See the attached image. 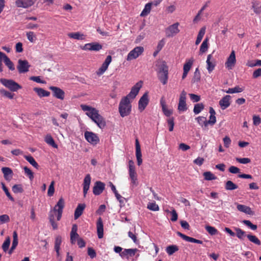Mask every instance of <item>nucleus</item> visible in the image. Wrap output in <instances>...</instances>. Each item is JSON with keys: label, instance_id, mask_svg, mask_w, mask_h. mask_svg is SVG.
<instances>
[{"label": "nucleus", "instance_id": "6ab92c4d", "mask_svg": "<svg viewBox=\"0 0 261 261\" xmlns=\"http://www.w3.org/2000/svg\"><path fill=\"white\" fill-rule=\"evenodd\" d=\"M213 56L212 54H210L207 57L206 59V69L209 73H211L215 69L216 65V62L214 59L211 60Z\"/></svg>", "mask_w": 261, "mask_h": 261}, {"label": "nucleus", "instance_id": "c9c22d12", "mask_svg": "<svg viewBox=\"0 0 261 261\" xmlns=\"http://www.w3.org/2000/svg\"><path fill=\"white\" fill-rule=\"evenodd\" d=\"M244 90V87H240L239 86H236L234 88H229L227 91H225V92L229 94H232L236 93H240L243 92Z\"/></svg>", "mask_w": 261, "mask_h": 261}, {"label": "nucleus", "instance_id": "864d4df0", "mask_svg": "<svg viewBox=\"0 0 261 261\" xmlns=\"http://www.w3.org/2000/svg\"><path fill=\"white\" fill-rule=\"evenodd\" d=\"M109 65L108 64H107V63L104 62L102 63L101 67L99 68V69L97 72V74H99V75L102 74L107 70V69L108 68Z\"/></svg>", "mask_w": 261, "mask_h": 261}, {"label": "nucleus", "instance_id": "412c9836", "mask_svg": "<svg viewBox=\"0 0 261 261\" xmlns=\"http://www.w3.org/2000/svg\"><path fill=\"white\" fill-rule=\"evenodd\" d=\"M91 177L89 174H87L84 179L83 183V194L85 197L89 189L91 184Z\"/></svg>", "mask_w": 261, "mask_h": 261}, {"label": "nucleus", "instance_id": "9d476101", "mask_svg": "<svg viewBox=\"0 0 261 261\" xmlns=\"http://www.w3.org/2000/svg\"><path fill=\"white\" fill-rule=\"evenodd\" d=\"M142 82L140 81L137 83L131 89L130 92L125 96L128 99H134L138 94L140 89L142 86Z\"/></svg>", "mask_w": 261, "mask_h": 261}, {"label": "nucleus", "instance_id": "5fc2aeb1", "mask_svg": "<svg viewBox=\"0 0 261 261\" xmlns=\"http://www.w3.org/2000/svg\"><path fill=\"white\" fill-rule=\"evenodd\" d=\"M188 107L186 104V102H180L179 101L178 105V110L180 112H183L187 111Z\"/></svg>", "mask_w": 261, "mask_h": 261}, {"label": "nucleus", "instance_id": "473e14b6", "mask_svg": "<svg viewBox=\"0 0 261 261\" xmlns=\"http://www.w3.org/2000/svg\"><path fill=\"white\" fill-rule=\"evenodd\" d=\"M247 238L251 243L260 246L261 245V241L258 239V238L250 233L247 235Z\"/></svg>", "mask_w": 261, "mask_h": 261}, {"label": "nucleus", "instance_id": "6e6d98bb", "mask_svg": "<svg viewBox=\"0 0 261 261\" xmlns=\"http://www.w3.org/2000/svg\"><path fill=\"white\" fill-rule=\"evenodd\" d=\"M115 196L116 198V199L119 201L120 203V206L122 207L124 205V202L126 201V199L121 196L118 193H116L115 194Z\"/></svg>", "mask_w": 261, "mask_h": 261}, {"label": "nucleus", "instance_id": "0eeeda50", "mask_svg": "<svg viewBox=\"0 0 261 261\" xmlns=\"http://www.w3.org/2000/svg\"><path fill=\"white\" fill-rule=\"evenodd\" d=\"M129 175L131 182L135 186L138 185L137 173L135 171L134 162L132 160L129 161Z\"/></svg>", "mask_w": 261, "mask_h": 261}, {"label": "nucleus", "instance_id": "0e129e2a", "mask_svg": "<svg viewBox=\"0 0 261 261\" xmlns=\"http://www.w3.org/2000/svg\"><path fill=\"white\" fill-rule=\"evenodd\" d=\"M189 95L190 96V99L193 102H197L200 101V96L199 95L190 93L189 94Z\"/></svg>", "mask_w": 261, "mask_h": 261}, {"label": "nucleus", "instance_id": "b1692460", "mask_svg": "<svg viewBox=\"0 0 261 261\" xmlns=\"http://www.w3.org/2000/svg\"><path fill=\"white\" fill-rule=\"evenodd\" d=\"M97 233L99 239H101L103 237V224L100 217L98 218L96 223Z\"/></svg>", "mask_w": 261, "mask_h": 261}, {"label": "nucleus", "instance_id": "79ce46f5", "mask_svg": "<svg viewBox=\"0 0 261 261\" xmlns=\"http://www.w3.org/2000/svg\"><path fill=\"white\" fill-rule=\"evenodd\" d=\"M179 248L178 246L175 245H172L168 246L167 247L166 249V251L168 255H172L174 252L177 251Z\"/></svg>", "mask_w": 261, "mask_h": 261}, {"label": "nucleus", "instance_id": "f8f14e48", "mask_svg": "<svg viewBox=\"0 0 261 261\" xmlns=\"http://www.w3.org/2000/svg\"><path fill=\"white\" fill-rule=\"evenodd\" d=\"M49 89L51 90L54 97L61 100L64 99L65 97V92L62 89L55 86H50Z\"/></svg>", "mask_w": 261, "mask_h": 261}, {"label": "nucleus", "instance_id": "de8ad7c7", "mask_svg": "<svg viewBox=\"0 0 261 261\" xmlns=\"http://www.w3.org/2000/svg\"><path fill=\"white\" fill-rule=\"evenodd\" d=\"M193 63V59H190L187 61L184 65L183 70L184 71L189 72L190 70Z\"/></svg>", "mask_w": 261, "mask_h": 261}, {"label": "nucleus", "instance_id": "aec40b11", "mask_svg": "<svg viewBox=\"0 0 261 261\" xmlns=\"http://www.w3.org/2000/svg\"><path fill=\"white\" fill-rule=\"evenodd\" d=\"M136 146V155L137 160V164L139 166L141 165L142 163V153L141 150V147L138 139L135 140Z\"/></svg>", "mask_w": 261, "mask_h": 261}, {"label": "nucleus", "instance_id": "052dcab7", "mask_svg": "<svg viewBox=\"0 0 261 261\" xmlns=\"http://www.w3.org/2000/svg\"><path fill=\"white\" fill-rule=\"evenodd\" d=\"M54 184L55 182L52 181L48 187L47 195L49 197H51L53 196L55 192V188H54Z\"/></svg>", "mask_w": 261, "mask_h": 261}, {"label": "nucleus", "instance_id": "f257e3e1", "mask_svg": "<svg viewBox=\"0 0 261 261\" xmlns=\"http://www.w3.org/2000/svg\"><path fill=\"white\" fill-rule=\"evenodd\" d=\"M82 110L86 112V115L101 129L106 126L105 119L99 114V111L96 108L86 105H81Z\"/></svg>", "mask_w": 261, "mask_h": 261}, {"label": "nucleus", "instance_id": "49530a36", "mask_svg": "<svg viewBox=\"0 0 261 261\" xmlns=\"http://www.w3.org/2000/svg\"><path fill=\"white\" fill-rule=\"evenodd\" d=\"M12 191L15 193H21L23 192L22 186L21 184L14 185L12 188Z\"/></svg>", "mask_w": 261, "mask_h": 261}, {"label": "nucleus", "instance_id": "58836bf2", "mask_svg": "<svg viewBox=\"0 0 261 261\" xmlns=\"http://www.w3.org/2000/svg\"><path fill=\"white\" fill-rule=\"evenodd\" d=\"M208 39L207 38H205L203 41L202 42V44H201L199 52L200 54H203L205 53L208 49Z\"/></svg>", "mask_w": 261, "mask_h": 261}, {"label": "nucleus", "instance_id": "423d86ee", "mask_svg": "<svg viewBox=\"0 0 261 261\" xmlns=\"http://www.w3.org/2000/svg\"><path fill=\"white\" fill-rule=\"evenodd\" d=\"M31 65L26 60L19 59L17 69L19 73H24L29 71Z\"/></svg>", "mask_w": 261, "mask_h": 261}, {"label": "nucleus", "instance_id": "37998d69", "mask_svg": "<svg viewBox=\"0 0 261 261\" xmlns=\"http://www.w3.org/2000/svg\"><path fill=\"white\" fill-rule=\"evenodd\" d=\"M201 79L200 73L198 68H196L195 71L194 73V76L192 80V82L198 83L200 82Z\"/></svg>", "mask_w": 261, "mask_h": 261}, {"label": "nucleus", "instance_id": "9b49d317", "mask_svg": "<svg viewBox=\"0 0 261 261\" xmlns=\"http://www.w3.org/2000/svg\"><path fill=\"white\" fill-rule=\"evenodd\" d=\"M149 101L148 92H145L140 98L138 102V109L140 112L145 110Z\"/></svg>", "mask_w": 261, "mask_h": 261}, {"label": "nucleus", "instance_id": "69168bd1", "mask_svg": "<svg viewBox=\"0 0 261 261\" xmlns=\"http://www.w3.org/2000/svg\"><path fill=\"white\" fill-rule=\"evenodd\" d=\"M30 80L31 81H33L34 82H35L37 83H41V84H44L45 83V81L41 80L40 76H31L30 77Z\"/></svg>", "mask_w": 261, "mask_h": 261}, {"label": "nucleus", "instance_id": "c85d7f7f", "mask_svg": "<svg viewBox=\"0 0 261 261\" xmlns=\"http://www.w3.org/2000/svg\"><path fill=\"white\" fill-rule=\"evenodd\" d=\"M85 204H79L76 207L75 212H74V219H77L79 218L83 214V211L85 208Z\"/></svg>", "mask_w": 261, "mask_h": 261}, {"label": "nucleus", "instance_id": "4d7b16f0", "mask_svg": "<svg viewBox=\"0 0 261 261\" xmlns=\"http://www.w3.org/2000/svg\"><path fill=\"white\" fill-rule=\"evenodd\" d=\"M10 244V239L9 237H8L6 239L5 241L3 244L2 248L4 252H6L8 250L9 246Z\"/></svg>", "mask_w": 261, "mask_h": 261}, {"label": "nucleus", "instance_id": "5701e85b", "mask_svg": "<svg viewBox=\"0 0 261 261\" xmlns=\"http://www.w3.org/2000/svg\"><path fill=\"white\" fill-rule=\"evenodd\" d=\"M177 234L178 236L181 238L183 240L191 243H194L199 244H202L203 243V242L201 240L196 239L195 238L187 236L183 233H182L180 232L177 231Z\"/></svg>", "mask_w": 261, "mask_h": 261}, {"label": "nucleus", "instance_id": "393cba45", "mask_svg": "<svg viewBox=\"0 0 261 261\" xmlns=\"http://www.w3.org/2000/svg\"><path fill=\"white\" fill-rule=\"evenodd\" d=\"M160 105L164 114L167 117H170L173 113L172 110H169L167 108L166 101L163 97L161 98L160 99Z\"/></svg>", "mask_w": 261, "mask_h": 261}, {"label": "nucleus", "instance_id": "39448f33", "mask_svg": "<svg viewBox=\"0 0 261 261\" xmlns=\"http://www.w3.org/2000/svg\"><path fill=\"white\" fill-rule=\"evenodd\" d=\"M144 51V48L142 46H137L132 50L127 55L126 60L131 61L137 58Z\"/></svg>", "mask_w": 261, "mask_h": 261}, {"label": "nucleus", "instance_id": "a878e982", "mask_svg": "<svg viewBox=\"0 0 261 261\" xmlns=\"http://www.w3.org/2000/svg\"><path fill=\"white\" fill-rule=\"evenodd\" d=\"M237 207L238 211L246 214L250 215H253L254 214V212L251 210V208L246 205L238 204Z\"/></svg>", "mask_w": 261, "mask_h": 261}, {"label": "nucleus", "instance_id": "a19ab883", "mask_svg": "<svg viewBox=\"0 0 261 261\" xmlns=\"http://www.w3.org/2000/svg\"><path fill=\"white\" fill-rule=\"evenodd\" d=\"M24 159L30 163L33 167L36 168V169H38L39 166L38 163L36 162L35 159L31 155H24Z\"/></svg>", "mask_w": 261, "mask_h": 261}, {"label": "nucleus", "instance_id": "09e8293b", "mask_svg": "<svg viewBox=\"0 0 261 261\" xmlns=\"http://www.w3.org/2000/svg\"><path fill=\"white\" fill-rule=\"evenodd\" d=\"M206 231L212 236L216 235L218 233V230L214 227L206 226L205 227Z\"/></svg>", "mask_w": 261, "mask_h": 261}, {"label": "nucleus", "instance_id": "6e6552de", "mask_svg": "<svg viewBox=\"0 0 261 261\" xmlns=\"http://www.w3.org/2000/svg\"><path fill=\"white\" fill-rule=\"evenodd\" d=\"M84 136L86 140L92 145H96L99 142V139L97 134L92 132L86 131Z\"/></svg>", "mask_w": 261, "mask_h": 261}, {"label": "nucleus", "instance_id": "7c9ffc66", "mask_svg": "<svg viewBox=\"0 0 261 261\" xmlns=\"http://www.w3.org/2000/svg\"><path fill=\"white\" fill-rule=\"evenodd\" d=\"M234 229L236 232V236L240 240H244V238L247 237V234H246V232L241 228L238 227H234Z\"/></svg>", "mask_w": 261, "mask_h": 261}, {"label": "nucleus", "instance_id": "bb28decb", "mask_svg": "<svg viewBox=\"0 0 261 261\" xmlns=\"http://www.w3.org/2000/svg\"><path fill=\"white\" fill-rule=\"evenodd\" d=\"M2 171L4 174V178L7 180H10L12 177L13 171L9 167H3Z\"/></svg>", "mask_w": 261, "mask_h": 261}, {"label": "nucleus", "instance_id": "4c0bfd02", "mask_svg": "<svg viewBox=\"0 0 261 261\" xmlns=\"http://www.w3.org/2000/svg\"><path fill=\"white\" fill-rule=\"evenodd\" d=\"M196 120L198 123L202 127L204 126L205 127H207L208 126L207 121L206 120V117L203 116H198L196 118Z\"/></svg>", "mask_w": 261, "mask_h": 261}, {"label": "nucleus", "instance_id": "338daca9", "mask_svg": "<svg viewBox=\"0 0 261 261\" xmlns=\"http://www.w3.org/2000/svg\"><path fill=\"white\" fill-rule=\"evenodd\" d=\"M62 243V238L60 236H58L55 239V248H60V245Z\"/></svg>", "mask_w": 261, "mask_h": 261}, {"label": "nucleus", "instance_id": "603ef678", "mask_svg": "<svg viewBox=\"0 0 261 261\" xmlns=\"http://www.w3.org/2000/svg\"><path fill=\"white\" fill-rule=\"evenodd\" d=\"M242 223L253 230H256L257 228L256 225L252 224L249 220H244L242 221Z\"/></svg>", "mask_w": 261, "mask_h": 261}, {"label": "nucleus", "instance_id": "7ed1b4c3", "mask_svg": "<svg viewBox=\"0 0 261 261\" xmlns=\"http://www.w3.org/2000/svg\"><path fill=\"white\" fill-rule=\"evenodd\" d=\"M158 74L161 82L163 85L166 84L168 79V67L166 62L163 61L158 65Z\"/></svg>", "mask_w": 261, "mask_h": 261}, {"label": "nucleus", "instance_id": "a18cd8bd", "mask_svg": "<svg viewBox=\"0 0 261 261\" xmlns=\"http://www.w3.org/2000/svg\"><path fill=\"white\" fill-rule=\"evenodd\" d=\"M0 93L4 96H5L10 99H12L14 98V94L12 93L11 92L6 90L4 89H0Z\"/></svg>", "mask_w": 261, "mask_h": 261}, {"label": "nucleus", "instance_id": "2f4dec72", "mask_svg": "<svg viewBox=\"0 0 261 261\" xmlns=\"http://www.w3.org/2000/svg\"><path fill=\"white\" fill-rule=\"evenodd\" d=\"M65 206L64 200L63 198H60L57 203L54 207V211L56 212H62Z\"/></svg>", "mask_w": 261, "mask_h": 261}, {"label": "nucleus", "instance_id": "f03ea898", "mask_svg": "<svg viewBox=\"0 0 261 261\" xmlns=\"http://www.w3.org/2000/svg\"><path fill=\"white\" fill-rule=\"evenodd\" d=\"M132 106L127 97H123L119 105V112L122 117L128 116L131 112Z\"/></svg>", "mask_w": 261, "mask_h": 261}, {"label": "nucleus", "instance_id": "1a4fd4ad", "mask_svg": "<svg viewBox=\"0 0 261 261\" xmlns=\"http://www.w3.org/2000/svg\"><path fill=\"white\" fill-rule=\"evenodd\" d=\"M178 22H176L169 26L165 31L166 35L167 37H172L179 32Z\"/></svg>", "mask_w": 261, "mask_h": 261}, {"label": "nucleus", "instance_id": "ddd939ff", "mask_svg": "<svg viewBox=\"0 0 261 261\" xmlns=\"http://www.w3.org/2000/svg\"><path fill=\"white\" fill-rule=\"evenodd\" d=\"M106 185L104 182L100 181H96L93 188V193L97 196L101 194L105 189Z\"/></svg>", "mask_w": 261, "mask_h": 261}, {"label": "nucleus", "instance_id": "ea45409f", "mask_svg": "<svg viewBox=\"0 0 261 261\" xmlns=\"http://www.w3.org/2000/svg\"><path fill=\"white\" fill-rule=\"evenodd\" d=\"M204 108V105L202 103H198L194 105L193 112L197 115L199 114Z\"/></svg>", "mask_w": 261, "mask_h": 261}, {"label": "nucleus", "instance_id": "4be33fe9", "mask_svg": "<svg viewBox=\"0 0 261 261\" xmlns=\"http://www.w3.org/2000/svg\"><path fill=\"white\" fill-rule=\"evenodd\" d=\"M230 98L231 96L230 95H226L220 100L219 104L222 110H225L229 107L230 105Z\"/></svg>", "mask_w": 261, "mask_h": 261}, {"label": "nucleus", "instance_id": "4468645a", "mask_svg": "<svg viewBox=\"0 0 261 261\" xmlns=\"http://www.w3.org/2000/svg\"><path fill=\"white\" fill-rule=\"evenodd\" d=\"M102 45L97 42L86 43L82 47V49L85 50L99 51L102 49Z\"/></svg>", "mask_w": 261, "mask_h": 261}, {"label": "nucleus", "instance_id": "72a5a7b5", "mask_svg": "<svg viewBox=\"0 0 261 261\" xmlns=\"http://www.w3.org/2000/svg\"><path fill=\"white\" fill-rule=\"evenodd\" d=\"M151 3H148L145 5V7L141 12L140 14V16L141 17H145L147 15H148L149 13L150 12L151 9Z\"/></svg>", "mask_w": 261, "mask_h": 261}, {"label": "nucleus", "instance_id": "3c124183", "mask_svg": "<svg viewBox=\"0 0 261 261\" xmlns=\"http://www.w3.org/2000/svg\"><path fill=\"white\" fill-rule=\"evenodd\" d=\"M147 207L149 210L152 211H158L160 209L159 205L155 202H149Z\"/></svg>", "mask_w": 261, "mask_h": 261}, {"label": "nucleus", "instance_id": "cd10ccee", "mask_svg": "<svg viewBox=\"0 0 261 261\" xmlns=\"http://www.w3.org/2000/svg\"><path fill=\"white\" fill-rule=\"evenodd\" d=\"M33 90L37 93V95L40 97H48L50 95V92L45 90L41 88L35 87L33 89Z\"/></svg>", "mask_w": 261, "mask_h": 261}, {"label": "nucleus", "instance_id": "dca6fc26", "mask_svg": "<svg viewBox=\"0 0 261 261\" xmlns=\"http://www.w3.org/2000/svg\"><path fill=\"white\" fill-rule=\"evenodd\" d=\"M0 60H3L6 66L10 70L13 71L15 70V66L13 63L4 53L0 51Z\"/></svg>", "mask_w": 261, "mask_h": 261}, {"label": "nucleus", "instance_id": "f704fd0d", "mask_svg": "<svg viewBox=\"0 0 261 261\" xmlns=\"http://www.w3.org/2000/svg\"><path fill=\"white\" fill-rule=\"evenodd\" d=\"M45 142L55 148H57L58 145L55 143L53 138L50 135H47L45 138Z\"/></svg>", "mask_w": 261, "mask_h": 261}, {"label": "nucleus", "instance_id": "8fccbe9b", "mask_svg": "<svg viewBox=\"0 0 261 261\" xmlns=\"http://www.w3.org/2000/svg\"><path fill=\"white\" fill-rule=\"evenodd\" d=\"M1 185H2V189L3 190H4V191L5 192L6 196L9 198V199L11 201H13L14 202V198L11 196V195L10 194V192H9V190L8 189V188L6 187L4 183L3 182H2L1 183Z\"/></svg>", "mask_w": 261, "mask_h": 261}, {"label": "nucleus", "instance_id": "c03bdc74", "mask_svg": "<svg viewBox=\"0 0 261 261\" xmlns=\"http://www.w3.org/2000/svg\"><path fill=\"white\" fill-rule=\"evenodd\" d=\"M204 179L206 180H212L217 179V177L210 171H206L203 173Z\"/></svg>", "mask_w": 261, "mask_h": 261}, {"label": "nucleus", "instance_id": "774afa93", "mask_svg": "<svg viewBox=\"0 0 261 261\" xmlns=\"http://www.w3.org/2000/svg\"><path fill=\"white\" fill-rule=\"evenodd\" d=\"M10 218L8 215L4 214L0 216V222L2 224L9 222Z\"/></svg>", "mask_w": 261, "mask_h": 261}, {"label": "nucleus", "instance_id": "e2e57ef3", "mask_svg": "<svg viewBox=\"0 0 261 261\" xmlns=\"http://www.w3.org/2000/svg\"><path fill=\"white\" fill-rule=\"evenodd\" d=\"M49 222L54 230L58 228V224L55 221V217L53 215H50L49 216Z\"/></svg>", "mask_w": 261, "mask_h": 261}, {"label": "nucleus", "instance_id": "c756f323", "mask_svg": "<svg viewBox=\"0 0 261 261\" xmlns=\"http://www.w3.org/2000/svg\"><path fill=\"white\" fill-rule=\"evenodd\" d=\"M68 36L70 38L79 40H82L85 39V35L79 32L68 33Z\"/></svg>", "mask_w": 261, "mask_h": 261}, {"label": "nucleus", "instance_id": "bf43d9fd", "mask_svg": "<svg viewBox=\"0 0 261 261\" xmlns=\"http://www.w3.org/2000/svg\"><path fill=\"white\" fill-rule=\"evenodd\" d=\"M23 170L25 174L28 176L31 180H32L34 178L33 172L27 167H24Z\"/></svg>", "mask_w": 261, "mask_h": 261}, {"label": "nucleus", "instance_id": "13d9d810", "mask_svg": "<svg viewBox=\"0 0 261 261\" xmlns=\"http://www.w3.org/2000/svg\"><path fill=\"white\" fill-rule=\"evenodd\" d=\"M252 7L254 13L256 14H259L261 13V7L259 6V4L258 3L253 2Z\"/></svg>", "mask_w": 261, "mask_h": 261}, {"label": "nucleus", "instance_id": "e433bc0d", "mask_svg": "<svg viewBox=\"0 0 261 261\" xmlns=\"http://www.w3.org/2000/svg\"><path fill=\"white\" fill-rule=\"evenodd\" d=\"M238 186L231 180H228L225 182V189L226 190H234L237 189Z\"/></svg>", "mask_w": 261, "mask_h": 261}, {"label": "nucleus", "instance_id": "f3484780", "mask_svg": "<svg viewBox=\"0 0 261 261\" xmlns=\"http://www.w3.org/2000/svg\"><path fill=\"white\" fill-rule=\"evenodd\" d=\"M36 0H16L15 4L17 7L27 8L33 6Z\"/></svg>", "mask_w": 261, "mask_h": 261}, {"label": "nucleus", "instance_id": "a211bd4d", "mask_svg": "<svg viewBox=\"0 0 261 261\" xmlns=\"http://www.w3.org/2000/svg\"><path fill=\"white\" fill-rule=\"evenodd\" d=\"M137 248L124 249L120 254L122 258H126L129 259V257L135 256L136 253L138 251Z\"/></svg>", "mask_w": 261, "mask_h": 261}, {"label": "nucleus", "instance_id": "680f3d73", "mask_svg": "<svg viewBox=\"0 0 261 261\" xmlns=\"http://www.w3.org/2000/svg\"><path fill=\"white\" fill-rule=\"evenodd\" d=\"M167 121L169 125V130L170 132L173 131L174 126V118L173 117H170L167 120Z\"/></svg>", "mask_w": 261, "mask_h": 261}, {"label": "nucleus", "instance_id": "2eb2a0df", "mask_svg": "<svg viewBox=\"0 0 261 261\" xmlns=\"http://www.w3.org/2000/svg\"><path fill=\"white\" fill-rule=\"evenodd\" d=\"M236 63L235 52L232 50L225 63V66L228 69H231Z\"/></svg>", "mask_w": 261, "mask_h": 261}, {"label": "nucleus", "instance_id": "20e7f679", "mask_svg": "<svg viewBox=\"0 0 261 261\" xmlns=\"http://www.w3.org/2000/svg\"><path fill=\"white\" fill-rule=\"evenodd\" d=\"M0 83L12 92H16L22 88L21 86L11 79L2 78Z\"/></svg>", "mask_w": 261, "mask_h": 261}]
</instances>
